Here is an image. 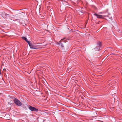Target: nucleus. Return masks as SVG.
<instances>
[{"label": "nucleus", "mask_w": 122, "mask_h": 122, "mask_svg": "<svg viewBox=\"0 0 122 122\" xmlns=\"http://www.w3.org/2000/svg\"><path fill=\"white\" fill-rule=\"evenodd\" d=\"M22 38L23 39L25 40H26V39H27L26 37H22Z\"/></svg>", "instance_id": "8"}, {"label": "nucleus", "mask_w": 122, "mask_h": 122, "mask_svg": "<svg viewBox=\"0 0 122 122\" xmlns=\"http://www.w3.org/2000/svg\"><path fill=\"white\" fill-rule=\"evenodd\" d=\"M8 114L6 115V116H8Z\"/></svg>", "instance_id": "15"}, {"label": "nucleus", "mask_w": 122, "mask_h": 122, "mask_svg": "<svg viewBox=\"0 0 122 122\" xmlns=\"http://www.w3.org/2000/svg\"><path fill=\"white\" fill-rule=\"evenodd\" d=\"M29 109L31 111H34L35 112H37L38 110L36 108L34 107L31 106H30L29 107Z\"/></svg>", "instance_id": "3"}, {"label": "nucleus", "mask_w": 122, "mask_h": 122, "mask_svg": "<svg viewBox=\"0 0 122 122\" xmlns=\"http://www.w3.org/2000/svg\"><path fill=\"white\" fill-rule=\"evenodd\" d=\"M100 13H101V14H102V12H100Z\"/></svg>", "instance_id": "14"}, {"label": "nucleus", "mask_w": 122, "mask_h": 122, "mask_svg": "<svg viewBox=\"0 0 122 122\" xmlns=\"http://www.w3.org/2000/svg\"><path fill=\"white\" fill-rule=\"evenodd\" d=\"M13 101L14 103L17 105L19 106H21L22 105V104L17 99L15 98L14 100Z\"/></svg>", "instance_id": "1"}, {"label": "nucleus", "mask_w": 122, "mask_h": 122, "mask_svg": "<svg viewBox=\"0 0 122 122\" xmlns=\"http://www.w3.org/2000/svg\"><path fill=\"white\" fill-rule=\"evenodd\" d=\"M107 18L106 19L109 22L112 21V18L111 17H109L108 16H107Z\"/></svg>", "instance_id": "6"}, {"label": "nucleus", "mask_w": 122, "mask_h": 122, "mask_svg": "<svg viewBox=\"0 0 122 122\" xmlns=\"http://www.w3.org/2000/svg\"><path fill=\"white\" fill-rule=\"evenodd\" d=\"M6 15H7V16H9V15H8V14H6Z\"/></svg>", "instance_id": "13"}, {"label": "nucleus", "mask_w": 122, "mask_h": 122, "mask_svg": "<svg viewBox=\"0 0 122 122\" xmlns=\"http://www.w3.org/2000/svg\"><path fill=\"white\" fill-rule=\"evenodd\" d=\"M65 38L62 39L59 42H57V44L59 46H61L62 48H63L64 47L63 45V44L61 43V42H65Z\"/></svg>", "instance_id": "2"}, {"label": "nucleus", "mask_w": 122, "mask_h": 122, "mask_svg": "<svg viewBox=\"0 0 122 122\" xmlns=\"http://www.w3.org/2000/svg\"><path fill=\"white\" fill-rule=\"evenodd\" d=\"M25 40L26 41V42H27V41H28V40H27V39H26V40Z\"/></svg>", "instance_id": "10"}, {"label": "nucleus", "mask_w": 122, "mask_h": 122, "mask_svg": "<svg viewBox=\"0 0 122 122\" xmlns=\"http://www.w3.org/2000/svg\"><path fill=\"white\" fill-rule=\"evenodd\" d=\"M29 46L30 48L32 49H36V46H35L32 45V43H31Z\"/></svg>", "instance_id": "7"}, {"label": "nucleus", "mask_w": 122, "mask_h": 122, "mask_svg": "<svg viewBox=\"0 0 122 122\" xmlns=\"http://www.w3.org/2000/svg\"><path fill=\"white\" fill-rule=\"evenodd\" d=\"M94 15L96 16L97 18H103V16H102L98 15L96 13H95V14H94Z\"/></svg>", "instance_id": "5"}, {"label": "nucleus", "mask_w": 122, "mask_h": 122, "mask_svg": "<svg viewBox=\"0 0 122 122\" xmlns=\"http://www.w3.org/2000/svg\"><path fill=\"white\" fill-rule=\"evenodd\" d=\"M102 29V28H101V27H100V29H99V30H100V29Z\"/></svg>", "instance_id": "12"}, {"label": "nucleus", "mask_w": 122, "mask_h": 122, "mask_svg": "<svg viewBox=\"0 0 122 122\" xmlns=\"http://www.w3.org/2000/svg\"><path fill=\"white\" fill-rule=\"evenodd\" d=\"M80 12H81V13H82V12H81V11H80Z\"/></svg>", "instance_id": "16"}, {"label": "nucleus", "mask_w": 122, "mask_h": 122, "mask_svg": "<svg viewBox=\"0 0 122 122\" xmlns=\"http://www.w3.org/2000/svg\"><path fill=\"white\" fill-rule=\"evenodd\" d=\"M29 46L30 45V44L31 43H30L29 41H28L27 42Z\"/></svg>", "instance_id": "9"}, {"label": "nucleus", "mask_w": 122, "mask_h": 122, "mask_svg": "<svg viewBox=\"0 0 122 122\" xmlns=\"http://www.w3.org/2000/svg\"><path fill=\"white\" fill-rule=\"evenodd\" d=\"M44 79L45 80V81L46 82V80H45V79L44 78Z\"/></svg>", "instance_id": "11"}, {"label": "nucleus", "mask_w": 122, "mask_h": 122, "mask_svg": "<svg viewBox=\"0 0 122 122\" xmlns=\"http://www.w3.org/2000/svg\"><path fill=\"white\" fill-rule=\"evenodd\" d=\"M101 43L100 42H98L97 44V46L95 48V49L97 50H99L101 47Z\"/></svg>", "instance_id": "4"}]
</instances>
